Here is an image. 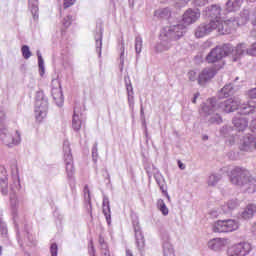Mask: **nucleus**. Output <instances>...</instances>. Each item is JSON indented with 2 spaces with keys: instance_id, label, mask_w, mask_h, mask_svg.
I'll return each mask as SVG.
<instances>
[{
  "instance_id": "7ed1b4c3",
  "label": "nucleus",
  "mask_w": 256,
  "mask_h": 256,
  "mask_svg": "<svg viewBox=\"0 0 256 256\" xmlns=\"http://www.w3.org/2000/svg\"><path fill=\"white\" fill-rule=\"evenodd\" d=\"M219 105H221V102L217 104V99L215 98L208 99L207 102L202 105V114L209 125H221V123H223L221 115L215 113L217 109L223 111Z\"/></svg>"
},
{
  "instance_id": "4468645a",
  "label": "nucleus",
  "mask_w": 256,
  "mask_h": 256,
  "mask_svg": "<svg viewBox=\"0 0 256 256\" xmlns=\"http://www.w3.org/2000/svg\"><path fill=\"white\" fill-rule=\"evenodd\" d=\"M215 29H217V24L215 23V21H210L209 23H202L196 28L195 37L201 39V37L209 35V33L215 31Z\"/></svg>"
},
{
  "instance_id": "8fccbe9b",
  "label": "nucleus",
  "mask_w": 256,
  "mask_h": 256,
  "mask_svg": "<svg viewBox=\"0 0 256 256\" xmlns=\"http://www.w3.org/2000/svg\"><path fill=\"white\" fill-rule=\"evenodd\" d=\"M240 16L242 18V23L249 21V10H243V12H241Z\"/></svg>"
},
{
  "instance_id": "6e6d98bb",
  "label": "nucleus",
  "mask_w": 256,
  "mask_h": 256,
  "mask_svg": "<svg viewBox=\"0 0 256 256\" xmlns=\"http://www.w3.org/2000/svg\"><path fill=\"white\" fill-rule=\"evenodd\" d=\"M248 97H250V99H256V88L250 89L248 91Z\"/></svg>"
},
{
  "instance_id": "aec40b11",
  "label": "nucleus",
  "mask_w": 256,
  "mask_h": 256,
  "mask_svg": "<svg viewBox=\"0 0 256 256\" xmlns=\"http://www.w3.org/2000/svg\"><path fill=\"white\" fill-rule=\"evenodd\" d=\"M229 243L228 239L225 238H214L208 242V247L212 251H221Z\"/></svg>"
},
{
  "instance_id": "58836bf2",
  "label": "nucleus",
  "mask_w": 256,
  "mask_h": 256,
  "mask_svg": "<svg viewBox=\"0 0 256 256\" xmlns=\"http://www.w3.org/2000/svg\"><path fill=\"white\" fill-rule=\"evenodd\" d=\"M143 49V38L141 36H136L135 38V51L139 55Z\"/></svg>"
},
{
  "instance_id": "2eb2a0df",
  "label": "nucleus",
  "mask_w": 256,
  "mask_h": 256,
  "mask_svg": "<svg viewBox=\"0 0 256 256\" xmlns=\"http://www.w3.org/2000/svg\"><path fill=\"white\" fill-rule=\"evenodd\" d=\"M201 17V11L199 8H189L183 14V23L185 25H193V23H197L199 18Z\"/></svg>"
},
{
  "instance_id": "de8ad7c7",
  "label": "nucleus",
  "mask_w": 256,
  "mask_h": 256,
  "mask_svg": "<svg viewBox=\"0 0 256 256\" xmlns=\"http://www.w3.org/2000/svg\"><path fill=\"white\" fill-rule=\"evenodd\" d=\"M58 251H59V248L57 246V243L51 244V246H50L51 256H57Z\"/></svg>"
},
{
  "instance_id": "f704fd0d",
  "label": "nucleus",
  "mask_w": 256,
  "mask_h": 256,
  "mask_svg": "<svg viewBox=\"0 0 256 256\" xmlns=\"http://www.w3.org/2000/svg\"><path fill=\"white\" fill-rule=\"evenodd\" d=\"M220 179H222L221 174H211L208 177L207 183H208L209 187H215V185H217L219 183Z\"/></svg>"
},
{
  "instance_id": "f03ea898",
  "label": "nucleus",
  "mask_w": 256,
  "mask_h": 256,
  "mask_svg": "<svg viewBox=\"0 0 256 256\" xmlns=\"http://www.w3.org/2000/svg\"><path fill=\"white\" fill-rule=\"evenodd\" d=\"M219 107L224 113H233V111L238 109L240 115H249L255 113L256 101H250L248 104H245L241 102V98L233 97L221 102Z\"/></svg>"
},
{
  "instance_id": "393cba45",
  "label": "nucleus",
  "mask_w": 256,
  "mask_h": 256,
  "mask_svg": "<svg viewBox=\"0 0 256 256\" xmlns=\"http://www.w3.org/2000/svg\"><path fill=\"white\" fill-rule=\"evenodd\" d=\"M233 125L237 131H243L246 127H249V121L245 117H235Z\"/></svg>"
},
{
  "instance_id": "c756f323",
  "label": "nucleus",
  "mask_w": 256,
  "mask_h": 256,
  "mask_svg": "<svg viewBox=\"0 0 256 256\" xmlns=\"http://www.w3.org/2000/svg\"><path fill=\"white\" fill-rule=\"evenodd\" d=\"M126 83V91L128 95V103L130 107L135 105V98H134V92H133V85L131 84V80L127 81V77L124 78Z\"/></svg>"
},
{
  "instance_id": "72a5a7b5",
  "label": "nucleus",
  "mask_w": 256,
  "mask_h": 256,
  "mask_svg": "<svg viewBox=\"0 0 256 256\" xmlns=\"http://www.w3.org/2000/svg\"><path fill=\"white\" fill-rule=\"evenodd\" d=\"M247 44L241 43L236 46L235 49V57L233 58V61H237L241 55H245V52L247 53Z\"/></svg>"
},
{
  "instance_id": "20e7f679",
  "label": "nucleus",
  "mask_w": 256,
  "mask_h": 256,
  "mask_svg": "<svg viewBox=\"0 0 256 256\" xmlns=\"http://www.w3.org/2000/svg\"><path fill=\"white\" fill-rule=\"evenodd\" d=\"M230 181L233 185H238L239 187H245V185L255 184V180L249 176V171L244 168L235 167L230 174Z\"/></svg>"
},
{
  "instance_id": "f257e3e1",
  "label": "nucleus",
  "mask_w": 256,
  "mask_h": 256,
  "mask_svg": "<svg viewBox=\"0 0 256 256\" xmlns=\"http://www.w3.org/2000/svg\"><path fill=\"white\" fill-rule=\"evenodd\" d=\"M185 26L183 24H177L164 29L161 34L160 43L155 45L156 53H163V51H169L171 46L179 41L183 35H185Z\"/></svg>"
},
{
  "instance_id": "c9c22d12",
  "label": "nucleus",
  "mask_w": 256,
  "mask_h": 256,
  "mask_svg": "<svg viewBox=\"0 0 256 256\" xmlns=\"http://www.w3.org/2000/svg\"><path fill=\"white\" fill-rule=\"evenodd\" d=\"M221 93L223 97H231L235 93V88H233V84H227L221 89Z\"/></svg>"
},
{
  "instance_id": "2f4dec72",
  "label": "nucleus",
  "mask_w": 256,
  "mask_h": 256,
  "mask_svg": "<svg viewBox=\"0 0 256 256\" xmlns=\"http://www.w3.org/2000/svg\"><path fill=\"white\" fill-rule=\"evenodd\" d=\"M31 13L35 20L39 19V2L37 0H28Z\"/></svg>"
},
{
  "instance_id": "052dcab7",
  "label": "nucleus",
  "mask_w": 256,
  "mask_h": 256,
  "mask_svg": "<svg viewBox=\"0 0 256 256\" xmlns=\"http://www.w3.org/2000/svg\"><path fill=\"white\" fill-rule=\"evenodd\" d=\"M178 167H179V169H181L183 171L185 169V164H183V162H181V160H178Z\"/></svg>"
},
{
  "instance_id": "bf43d9fd",
  "label": "nucleus",
  "mask_w": 256,
  "mask_h": 256,
  "mask_svg": "<svg viewBox=\"0 0 256 256\" xmlns=\"http://www.w3.org/2000/svg\"><path fill=\"white\" fill-rule=\"evenodd\" d=\"M201 94L199 93V92H197L196 94H194V97H193V99H192V103H197V99H199V96H200Z\"/></svg>"
},
{
  "instance_id": "f3484780",
  "label": "nucleus",
  "mask_w": 256,
  "mask_h": 256,
  "mask_svg": "<svg viewBox=\"0 0 256 256\" xmlns=\"http://www.w3.org/2000/svg\"><path fill=\"white\" fill-rule=\"evenodd\" d=\"M10 189L12 193L10 194V206L12 209H15L19 204V200H17V195L15 194L19 189H21V181L19 180V174L14 177V183L11 184Z\"/></svg>"
},
{
  "instance_id": "ea45409f",
  "label": "nucleus",
  "mask_w": 256,
  "mask_h": 256,
  "mask_svg": "<svg viewBox=\"0 0 256 256\" xmlns=\"http://www.w3.org/2000/svg\"><path fill=\"white\" fill-rule=\"evenodd\" d=\"M140 117L142 119V125L145 129V133L147 135V122L145 121V110L143 108V104H141V106H140Z\"/></svg>"
},
{
  "instance_id": "a878e982",
  "label": "nucleus",
  "mask_w": 256,
  "mask_h": 256,
  "mask_svg": "<svg viewBox=\"0 0 256 256\" xmlns=\"http://www.w3.org/2000/svg\"><path fill=\"white\" fill-rule=\"evenodd\" d=\"M238 207L239 202L237 200H229L227 204L221 207V211L222 213H224V215H229L231 214V211L237 209Z\"/></svg>"
},
{
  "instance_id": "0e129e2a",
  "label": "nucleus",
  "mask_w": 256,
  "mask_h": 256,
  "mask_svg": "<svg viewBox=\"0 0 256 256\" xmlns=\"http://www.w3.org/2000/svg\"><path fill=\"white\" fill-rule=\"evenodd\" d=\"M102 253H103V256H111V254H109V250H105Z\"/></svg>"
},
{
  "instance_id": "a18cd8bd",
  "label": "nucleus",
  "mask_w": 256,
  "mask_h": 256,
  "mask_svg": "<svg viewBox=\"0 0 256 256\" xmlns=\"http://www.w3.org/2000/svg\"><path fill=\"white\" fill-rule=\"evenodd\" d=\"M252 25L254 26V28L251 30L250 35L251 37H255L256 39V10L252 18Z\"/></svg>"
},
{
  "instance_id": "49530a36",
  "label": "nucleus",
  "mask_w": 256,
  "mask_h": 256,
  "mask_svg": "<svg viewBox=\"0 0 256 256\" xmlns=\"http://www.w3.org/2000/svg\"><path fill=\"white\" fill-rule=\"evenodd\" d=\"M73 21V17L71 15H68L67 17H65L62 21V25H64V27H70L71 23Z\"/></svg>"
},
{
  "instance_id": "7c9ffc66",
  "label": "nucleus",
  "mask_w": 256,
  "mask_h": 256,
  "mask_svg": "<svg viewBox=\"0 0 256 256\" xmlns=\"http://www.w3.org/2000/svg\"><path fill=\"white\" fill-rule=\"evenodd\" d=\"M154 17L158 19H169L171 17V9L170 8H160L155 10Z\"/></svg>"
},
{
  "instance_id": "5fc2aeb1",
  "label": "nucleus",
  "mask_w": 256,
  "mask_h": 256,
  "mask_svg": "<svg viewBox=\"0 0 256 256\" xmlns=\"http://www.w3.org/2000/svg\"><path fill=\"white\" fill-rule=\"evenodd\" d=\"M88 253L90 256H96L95 255V246H93V240L90 241Z\"/></svg>"
},
{
  "instance_id": "338daca9",
  "label": "nucleus",
  "mask_w": 256,
  "mask_h": 256,
  "mask_svg": "<svg viewBox=\"0 0 256 256\" xmlns=\"http://www.w3.org/2000/svg\"><path fill=\"white\" fill-rule=\"evenodd\" d=\"M126 256H133V253L131 252V250H126Z\"/></svg>"
},
{
  "instance_id": "a211bd4d",
  "label": "nucleus",
  "mask_w": 256,
  "mask_h": 256,
  "mask_svg": "<svg viewBox=\"0 0 256 256\" xmlns=\"http://www.w3.org/2000/svg\"><path fill=\"white\" fill-rule=\"evenodd\" d=\"M162 249L164 256H175V250H173V245L169 241V233L164 232L162 233Z\"/></svg>"
},
{
  "instance_id": "6ab92c4d",
  "label": "nucleus",
  "mask_w": 256,
  "mask_h": 256,
  "mask_svg": "<svg viewBox=\"0 0 256 256\" xmlns=\"http://www.w3.org/2000/svg\"><path fill=\"white\" fill-rule=\"evenodd\" d=\"M206 17H211L214 20L211 21H220L221 20V6L213 4L207 7L204 11Z\"/></svg>"
},
{
  "instance_id": "423d86ee",
  "label": "nucleus",
  "mask_w": 256,
  "mask_h": 256,
  "mask_svg": "<svg viewBox=\"0 0 256 256\" xmlns=\"http://www.w3.org/2000/svg\"><path fill=\"white\" fill-rule=\"evenodd\" d=\"M49 109V101L47 97H45V93L43 91L36 92V102H35V114L36 119L41 121V119H45L47 117V111Z\"/></svg>"
},
{
  "instance_id": "412c9836",
  "label": "nucleus",
  "mask_w": 256,
  "mask_h": 256,
  "mask_svg": "<svg viewBox=\"0 0 256 256\" xmlns=\"http://www.w3.org/2000/svg\"><path fill=\"white\" fill-rule=\"evenodd\" d=\"M8 185L7 170L4 167H0V191L2 195H7L9 193Z\"/></svg>"
},
{
  "instance_id": "69168bd1",
  "label": "nucleus",
  "mask_w": 256,
  "mask_h": 256,
  "mask_svg": "<svg viewBox=\"0 0 256 256\" xmlns=\"http://www.w3.org/2000/svg\"><path fill=\"white\" fill-rule=\"evenodd\" d=\"M146 173H147L148 177H151L153 175V173H151L149 168H146Z\"/></svg>"
},
{
  "instance_id": "4be33fe9",
  "label": "nucleus",
  "mask_w": 256,
  "mask_h": 256,
  "mask_svg": "<svg viewBox=\"0 0 256 256\" xmlns=\"http://www.w3.org/2000/svg\"><path fill=\"white\" fill-rule=\"evenodd\" d=\"M154 179L158 187H160V190L162 191V193H164V195L167 197L169 201V199H171V196H169V193H167V184L165 182V178L163 177V175H161V173H159L156 170V172L154 173Z\"/></svg>"
},
{
  "instance_id": "9d476101",
  "label": "nucleus",
  "mask_w": 256,
  "mask_h": 256,
  "mask_svg": "<svg viewBox=\"0 0 256 256\" xmlns=\"http://www.w3.org/2000/svg\"><path fill=\"white\" fill-rule=\"evenodd\" d=\"M1 141L6 145V147H13L15 145H19L21 143V134L19 131H16L17 137L15 138L12 133L6 127L0 128Z\"/></svg>"
},
{
  "instance_id": "3c124183",
  "label": "nucleus",
  "mask_w": 256,
  "mask_h": 256,
  "mask_svg": "<svg viewBox=\"0 0 256 256\" xmlns=\"http://www.w3.org/2000/svg\"><path fill=\"white\" fill-rule=\"evenodd\" d=\"M0 233L2 237H7V225L5 223L0 224Z\"/></svg>"
},
{
  "instance_id": "9b49d317",
  "label": "nucleus",
  "mask_w": 256,
  "mask_h": 256,
  "mask_svg": "<svg viewBox=\"0 0 256 256\" xmlns=\"http://www.w3.org/2000/svg\"><path fill=\"white\" fill-rule=\"evenodd\" d=\"M249 253H251V244L247 242H240L228 248L229 256H246Z\"/></svg>"
},
{
  "instance_id": "f8f14e48",
  "label": "nucleus",
  "mask_w": 256,
  "mask_h": 256,
  "mask_svg": "<svg viewBox=\"0 0 256 256\" xmlns=\"http://www.w3.org/2000/svg\"><path fill=\"white\" fill-rule=\"evenodd\" d=\"M214 23L217 25L216 29L218 33L221 35H225L227 33H231V29H235V27H239V21L235 18L228 19L226 21L216 20Z\"/></svg>"
},
{
  "instance_id": "473e14b6",
  "label": "nucleus",
  "mask_w": 256,
  "mask_h": 256,
  "mask_svg": "<svg viewBox=\"0 0 256 256\" xmlns=\"http://www.w3.org/2000/svg\"><path fill=\"white\" fill-rule=\"evenodd\" d=\"M81 116L79 115V113H77V109H74V115L72 118V128L74 129V131H79L81 129Z\"/></svg>"
},
{
  "instance_id": "4d7b16f0",
  "label": "nucleus",
  "mask_w": 256,
  "mask_h": 256,
  "mask_svg": "<svg viewBox=\"0 0 256 256\" xmlns=\"http://www.w3.org/2000/svg\"><path fill=\"white\" fill-rule=\"evenodd\" d=\"M229 131H231V127L229 126H224L222 129H221V133L224 137H227V133H229Z\"/></svg>"
},
{
  "instance_id": "0eeeda50",
  "label": "nucleus",
  "mask_w": 256,
  "mask_h": 256,
  "mask_svg": "<svg viewBox=\"0 0 256 256\" xmlns=\"http://www.w3.org/2000/svg\"><path fill=\"white\" fill-rule=\"evenodd\" d=\"M237 229H239V223L233 219L218 220L212 227L214 233H231Z\"/></svg>"
},
{
  "instance_id": "5701e85b",
  "label": "nucleus",
  "mask_w": 256,
  "mask_h": 256,
  "mask_svg": "<svg viewBox=\"0 0 256 256\" xmlns=\"http://www.w3.org/2000/svg\"><path fill=\"white\" fill-rule=\"evenodd\" d=\"M96 52L98 57H101V49L103 47V27L99 26L98 31L94 35Z\"/></svg>"
},
{
  "instance_id": "6e6552de",
  "label": "nucleus",
  "mask_w": 256,
  "mask_h": 256,
  "mask_svg": "<svg viewBox=\"0 0 256 256\" xmlns=\"http://www.w3.org/2000/svg\"><path fill=\"white\" fill-rule=\"evenodd\" d=\"M252 133H256V117L252 119L250 124ZM240 151H253L256 149V135L248 134L242 140L239 146Z\"/></svg>"
},
{
  "instance_id": "680f3d73",
  "label": "nucleus",
  "mask_w": 256,
  "mask_h": 256,
  "mask_svg": "<svg viewBox=\"0 0 256 256\" xmlns=\"http://www.w3.org/2000/svg\"><path fill=\"white\" fill-rule=\"evenodd\" d=\"M100 246H101L102 251H109V250L107 249V243L100 244Z\"/></svg>"
},
{
  "instance_id": "dca6fc26",
  "label": "nucleus",
  "mask_w": 256,
  "mask_h": 256,
  "mask_svg": "<svg viewBox=\"0 0 256 256\" xmlns=\"http://www.w3.org/2000/svg\"><path fill=\"white\" fill-rule=\"evenodd\" d=\"M217 71H219V69H217L215 66L204 68L199 74L198 83L203 85L207 83V81H211V79L217 75Z\"/></svg>"
},
{
  "instance_id": "ddd939ff",
  "label": "nucleus",
  "mask_w": 256,
  "mask_h": 256,
  "mask_svg": "<svg viewBox=\"0 0 256 256\" xmlns=\"http://www.w3.org/2000/svg\"><path fill=\"white\" fill-rule=\"evenodd\" d=\"M52 97L54 102L58 107H63L64 99H63V90L61 89V83L59 80H52Z\"/></svg>"
},
{
  "instance_id": "e433bc0d",
  "label": "nucleus",
  "mask_w": 256,
  "mask_h": 256,
  "mask_svg": "<svg viewBox=\"0 0 256 256\" xmlns=\"http://www.w3.org/2000/svg\"><path fill=\"white\" fill-rule=\"evenodd\" d=\"M37 57L40 76L43 77V75H45V62L43 60V56L41 55V51L39 50H37Z\"/></svg>"
},
{
  "instance_id": "603ef678",
  "label": "nucleus",
  "mask_w": 256,
  "mask_h": 256,
  "mask_svg": "<svg viewBox=\"0 0 256 256\" xmlns=\"http://www.w3.org/2000/svg\"><path fill=\"white\" fill-rule=\"evenodd\" d=\"M4 123H5V111L3 110V107L0 106V127H2Z\"/></svg>"
},
{
  "instance_id": "bb28decb",
  "label": "nucleus",
  "mask_w": 256,
  "mask_h": 256,
  "mask_svg": "<svg viewBox=\"0 0 256 256\" xmlns=\"http://www.w3.org/2000/svg\"><path fill=\"white\" fill-rule=\"evenodd\" d=\"M102 211L106 217V221L108 225L111 223V206L109 205V197L104 196L103 202H102Z\"/></svg>"
},
{
  "instance_id": "864d4df0",
  "label": "nucleus",
  "mask_w": 256,
  "mask_h": 256,
  "mask_svg": "<svg viewBox=\"0 0 256 256\" xmlns=\"http://www.w3.org/2000/svg\"><path fill=\"white\" fill-rule=\"evenodd\" d=\"M72 5H75V0H64V9H69Z\"/></svg>"
},
{
  "instance_id": "c85d7f7f",
  "label": "nucleus",
  "mask_w": 256,
  "mask_h": 256,
  "mask_svg": "<svg viewBox=\"0 0 256 256\" xmlns=\"http://www.w3.org/2000/svg\"><path fill=\"white\" fill-rule=\"evenodd\" d=\"M243 5V0H228L226 2V11L228 13H233V11H238Z\"/></svg>"
},
{
  "instance_id": "37998d69",
  "label": "nucleus",
  "mask_w": 256,
  "mask_h": 256,
  "mask_svg": "<svg viewBox=\"0 0 256 256\" xmlns=\"http://www.w3.org/2000/svg\"><path fill=\"white\" fill-rule=\"evenodd\" d=\"M84 199L87 201L88 205L91 207V193L89 192V187H84Z\"/></svg>"
},
{
  "instance_id": "e2e57ef3",
  "label": "nucleus",
  "mask_w": 256,
  "mask_h": 256,
  "mask_svg": "<svg viewBox=\"0 0 256 256\" xmlns=\"http://www.w3.org/2000/svg\"><path fill=\"white\" fill-rule=\"evenodd\" d=\"M99 243H100V245L105 244V238H103V236L99 237Z\"/></svg>"
},
{
  "instance_id": "09e8293b",
  "label": "nucleus",
  "mask_w": 256,
  "mask_h": 256,
  "mask_svg": "<svg viewBox=\"0 0 256 256\" xmlns=\"http://www.w3.org/2000/svg\"><path fill=\"white\" fill-rule=\"evenodd\" d=\"M195 7H205L207 3H209V0H194Z\"/></svg>"
},
{
  "instance_id": "4c0bfd02",
  "label": "nucleus",
  "mask_w": 256,
  "mask_h": 256,
  "mask_svg": "<svg viewBox=\"0 0 256 256\" xmlns=\"http://www.w3.org/2000/svg\"><path fill=\"white\" fill-rule=\"evenodd\" d=\"M158 209L161 211L162 215L167 216L169 215V208H167V205L165 204V201L163 199H159L157 202Z\"/></svg>"
},
{
  "instance_id": "a19ab883",
  "label": "nucleus",
  "mask_w": 256,
  "mask_h": 256,
  "mask_svg": "<svg viewBox=\"0 0 256 256\" xmlns=\"http://www.w3.org/2000/svg\"><path fill=\"white\" fill-rule=\"evenodd\" d=\"M22 51V57H24V59H29L31 57V50L29 49V46L24 45L21 48Z\"/></svg>"
},
{
  "instance_id": "774afa93",
  "label": "nucleus",
  "mask_w": 256,
  "mask_h": 256,
  "mask_svg": "<svg viewBox=\"0 0 256 256\" xmlns=\"http://www.w3.org/2000/svg\"><path fill=\"white\" fill-rule=\"evenodd\" d=\"M202 139H203V141H207V139H209V136L204 135V136L202 137Z\"/></svg>"
},
{
  "instance_id": "1a4fd4ad",
  "label": "nucleus",
  "mask_w": 256,
  "mask_h": 256,
  "mask_svg": "<svg viewBox=\"0 0 256 256\" xmlns=\"http://www.w3.org/2000/svg\"><path fill=\"white\" fill-rule=\"evenodd\" d=\"M64 163L68 179L75 175V166L73 165V155L71 154V146L68 140L63 143Z\"/></svg>"
},
{
  "instance_id": "cd10ccee",
  "label": "nucleus",
  "mask_w": 256,
  "mask_h": 256,
  "mask_svg": "<svg viewBox=\"0 0 256 256\" xmlns=\"http://www.w3.org/2000/svg\"><path fill=\"white\" fill-rule=\"evenodd\" d=\"M256 213V205L248 204L247 207L241 212L240 217L242 219H251Z\"/></svg>"
},
{
  "instance_id": "79ce46f5",
  "label": "nucleus",
  "mask_w": 256,
  "mask_h": 256,
  "mask_svg": "<svg viewBox=\"0 0 256 256\" xmlns=\"http://www.w3.org/2000/svg\"><path fill=\"white\" fill-rule=\"evenodd\" d=\"M123 65H125V46L121 47V54H120V71H123Z\"/></svg>"
},
{
  "instance_id": "39448f33",
  "label": "nucleus",
  "mask_w": 256,
  "mask_h": 256,
  "mask_svg": "<svg viewBox=\"0 0 256 256\" xmlns=\"http://www.w3.org/2000/svg\"><path fill=\"white\" fill-rule=\"evenodd\" d=\"M233 53V46L231 44H224L223 46H216L206 56L207 63H218L227 55Z\"/></svg>"
},
{
  "instance_id": "c03bdc74",
  "label": "nucleus",
  "mask_w": 256,
  "mask_h": 256,
  "mask_svg": "<svg viewBox=\"0 0 256 256\" xmlns=\"http://www.w3.org/2000/svg\"><path fill=\"white\" fill-rule=\"evenodd\" d=\"M97 157H99V154L97 149V142H95L92 147V159L95 163H97Z\"/></svg>"
},
{
  "instance_id": "13d9d810",
  "label": "nucleus",
  "mask_w": 256,
  "mask_h": 256,
  "mask_svg": "<svg viewBox=\"0 0 256 256\" xmlns=\"http://www.w3.org/2000/svg\"><path fill=\"white\" fill-rule=\"evenodd\" d=\"M188 77L190 81H195V79H197V73L195 71H190L188 72Z\"/></svg>"
},
{
  "instance_id": "b1692460",
  "label": "nucleus",
  "mask_w": 256,
  "mask_h": 256,
  "mask_svg": "<svg viewBox=\"0 0 256 256\" xmlns=\"http://www.w3.org/2000/svg\"><path fill=\"white\" fill-rule=\"evenodd\" d=\"M134 233L137 248L141 251V249L145 247V237H143V232H141V227H139V225L134 226Z\"/></svg>"
}]
</instances>
